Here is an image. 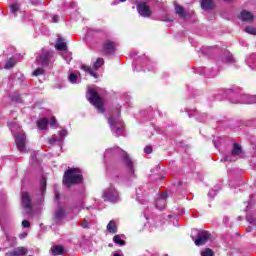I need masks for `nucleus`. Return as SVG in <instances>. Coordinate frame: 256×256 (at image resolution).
I'll return each instance as SVG.
<instances>
[{"label":"nucleus","instance_id":"26","mask_svg":"<svg viewBox=\"0 0 256 256\" xmlns=\"http://www.w3.org/2000/svg\"><path fill=\"white\" fill-rule=\"evenodd\" d=\"M55 217H56L57 221H61V219H63V217H65V210L63 208H58L55 213Z\"/></svg>","mask_w":256,"mask_h":256},{"label":"nucleus","instance_id":"7","mask_svg":"<svg viewBox=\"0 0 256 256\" xmlns=\"http://www.w3.org/2000/svg\"><path fill=\"white\" fill-rule=\"evenodd\" d=\"M237 156L238 157H245V154H243V150L241 149V146H239V144L235 143L233 145L231 155L225 156L224 161H229L231 163L233 161H236Z\"/></svg>","mask_w":256,"mask_h":256},{"label":"nucleus","instance_id":"1","mask_svg":"<svg viewBox=\"0 0 256 256\" xmlns=\"http://www.w3.org/2000/svg\"><path fill=\"white\" fill-rule=\"evenodd\" d=\"M83 183V173L79 168H68L63 175V184L71 188L73 185Z\"/></svg>","mask_w":256,"mask_h":256},{"label":"nucleus","instance_id":"41","mask_svg":"<svg viewBox=\"0 0 256 256\" xmlns=\"http://www.w3.org/2000/svg\"><path fill=\"white\" fill-rule=\"evenodd\" d=\"M22 226L27 229V228L31 227V222H29L28 220H23Z\"/></svg>","mask_w":256,"mask_h":256},{"label":"nucleus","instance_id":"16","mask_svg":"<svg viewBox=\"0 0 256 256\" xmlns=\"http://www.w3.org/2000/svg\"><path fill=\"white\" fill-rule=\"evenodd\" d=\"M201 7L204 11H211V9L215 7V2H213V0H202Z\"/></svg>","mask_w":256,"mask_h":256},{"label":"nucleus","instance_id":"30","mask_svg":"<svg viewBox=\"0 0 256 256\" xmlns=\"http://www.w3.org/2000/svg\"><path fill=\"white\" fill-rule=\"evenodd\" d=\"M68 79L70 83H77L79 76H77L75 73H71Z\"/></svg>","mask_w":256,"mask_h":256},{"label":"nucleus","instance_id":"31","mask_svg":"<svg viewBox=\"0 0 256 256\" xmlns=\"http://www.w3.org/2000/svg\"><path fill=\"white\" fill-rule=\"evenodd\" d=\"M245 32L249 33V35H256V28L248 26L245 28Z\"/></svg>","mask_w":256,"mask_h":256},{"label":"nucleus","instance_id":"14","mask_svg":"<svg viewBox=\"0 0 256 256\" xmlns=\"http://www.w3.org/2000/svg\"><path fill=\"white\" fill-rule=\"evenodd\" d=\"M65 137H67V131L66 130H62L59 131L58 134H54L52 136V139H50V143H61V141H63V139H65Z\"/></svg>","mask_w":256,"mask_h":256},{"label":"nucleus","instance_id":"47","mask_svg":"<svg viewBox=\"0 0 256 256\" xmlns=\"http://www.w3.org/2000/svg\"><path fill=\"white\" fill-rule=\"evenodd\" d=\"M224 1L229 2V1H233V0H224Z\"/></svg>","mask_w":256,"mask_h":256},{"label":"nucleus","instance_id":"24","mask_svg":"<svg viewBox=\"0 0 256 256\" xmlns=\"http://www.w3.org/2000/svg\"><path fill=\"white\" fill-rule=\"evenodd\" d=\"M123 237H125V235H115L113 237V241L116 243V245L123 247V245H125V240H123Z\"/></svg>","mask_w":256,"mask_h":256},{"label":"nucleus","instance_id":"3","mask_svg":"<svg viewBox=\"0 0 256 256\" xmlns=\"http://www.w3.org/2000/svg\"><path fill=\"white\" fill-rule=\"evenodd\" d=\"M86 97L88 101L96 107L99 113H105V108L103 107V99L99 96L96 88H88Z\"/></svg>","mask_w":256,"mask_h":256},{"label":"nucleus","instance_id":"25","mask_svg":"<svg viewBox=\"0 0 256 256\" xmlns=\"http://www.w3.org/2000/svg\"><path fill=\"white\" fill-rule=\"evenodd\" d=\"M63 246H53L52 247V255L57 256V255H63Z\"/></svg>","mask_w":256,"mask_h":256},{"label":"nucleus","instance_id":"11","mask_svg":"<svg viewBox=\"0 0 256 256\" xmlns=\"http://www.w3.org/2000/svg\"><path fill=\"white\" fill-rule=\"evenodd\" d=\"M137 11L141 17H151V8L145 2L137 4Z\"/></svg>","mask_w":256,"mask_h":256},{"label":"nucleus","instance_id":"9","mask_svg":"<svg viewBox=\"0 0 256 256\" xmlns=\"http://www.w3.org/2000/svg\"><path fill=\"white\" fill-rule=\"evenodd\" d=\"M51 57H53L52 51L42 50V53L36 61L38 65H42V67H48V65L51 63Z\"/></svg>","mask_w":256,"mask_h":256},{"label":"nucleus","instance_id":"13","mask_svg":"<svg viewBox=\"0 0 256 256\" xmlns=\"http://www.w3.org/2000/svg\"><path fill=\"white\" fill-rule=\"evenodd\" d=\"M29 253V250L25 247H18L13 251L7 252L6 256H25Z\"/></svg>","mask_w":256,"mask_h":256},{"label":"nucleus","instance_id":"45","mask_svg":"<svg viewBox=\"0 0 256 256\" xmlns=\"http://www.w3.org/2000/svg\"><path fill=\"white\" fill-rule=\"evenodd\" d=\"M112 5H117V1L112 2Z\"/></svg>","mask_w":256,"mask_h":256},{"label":"nucleus","instance_id":"18","mask_svg":"<svg viewBox=\"0 0 256 256\" xmlns=\"http://www.w3.org/2000/svg\"><path fill=\"white\" fill-rule=\"evenodd\" d=\"M55 48L58 51H67V43L63 42V38L58 37Z\"/></svg>","mask_w":256,"mask_h":256},{"label":"nucleus","instance_id":"15","mask_svg":"<svg viewBox=\"0 0 256 256\" xmlns=\"http://www.w3.org/2000/svg\"><path fill=\"white\" fill-rule=\"evenodd\" d=\"M243 99L239 101H235L234 103H246L248 105H252L253 103H256V95L254 96H248V95H243Z\"/></svg>","mask_w":256,"mask_h":256},{"label":"nucleus","instance_id":"37","mask_svg":"<svg viewBox=\"0 0 256 256\" xmlns=\"http://www.w3.org/2000/svg\"><path fill=\"white\" fill-rule=\"evenodd\" d=\"M161 21H164L166 23H171L173 21V18H170L169 15H165L162 17Z\"/></svg>","mask_w":256,"mask_h":256},{"label":"nucleus","instance_id":"22","mask_svg":"<svg viewBox=\"0 0 256 256\" xmlns=\"http://www.w3.org/2000/svg\"><path fill=\"white\" fill-rule=\"evenodd\" d=\"M242 21H253V14L247 10H243L240 14Z\"/></svg>","mask_w":256,"mask_h":256},{"label":"nucleus","instance_id":"27","mask_svg":"<svg viewBox=\"0 0 256 256\" xmlns=\"http://www.w3.org/2000/svg\"><path fill=\"white\" fill-rule=\"evenodd\" d=\"M105 65V60L103 58H98L96 62L94 63V69L97 71L98 69H101Z\"/></svg>","mask_w":256,"mask_h":256},{"label":"nucleus","instance_id":"29","mask_svg":"<svg viewBox=\"0 0 256 256\" xmlns=\"http://www.w3.org/2000/svg\"><path fill=\"white\" fill-rule=\"evenodd\" d=\"M15 63L14 58H10L5 64V69H13V67H15Z\"/></svg>","mask_w":256,"mask_h":256},{"label":"nucleus","instance_id":"21","mask_svg":"<svg viewBox=\"0 0 256 256\" xmlns=\"http://www.w3.org/2000/svg\"><path fill=\"white\" fill-rule=\"evenodd\" d=\"M106 229L109 233L115 234L117 233V222L115 220H111L107 226Z\"/></svg>","mask_w":256,"mask_h":256},{"label":"nucleus","instance_id":"17","mask_svg":"<svg viewBox=\"0 0 256 256\" xmlns=\"http://www.w3.org/2000/svg\"><path fill=\"white\" fill-rule=\"evenodd\" d=\"M167 194H161L160 198L156 200L157 209H165Z\"/></svg>","mask_w":256,"mask_h":256},{"label":"nucleus","instance_id":"35","mask_svg":"<svg viewBox=\"0 0 256 256\" xmlns=\"http://www.w3.org/2000/svg\"><path fill=\"white\" fill-rule=\"evenodd\" d=\"M224 63H233V56L231 54H228L223 58Z\"/></svg>","mask_w":256,"mask_h":256},{"label":"nucleus","instance_id":"33","mask_svg":"<svg viewBox=\"0 0 256 256\" xmlns=\"http://www.w3.org/2000/svg\"><path fill=\"white\" fill-rule=\"evenodd\" d=\"M45 73V70L43 68H37L34 72L33 75L35 77H39V75H43Z\"/></svg>","mask_w":256,"mask_h":256},{"label":"nucleus","instance_id":"6","mask_svg":"<svg viewBox=\"0 0 256 256\" xmlns=\"http://www.w3.org/2000/svg\"><path fill=\"white\" fill-rule=\"evenodd\" d=\"M197 232L196 238L192 236V239L194 240V243L197 247H201V245H205L207 241H209V237H211V234H209L208 231L205 230H195Z\"/></svg>","mask_w":256,"mask_h":256},{"label":"nucleus","instance_id":"43","mask_svg":"<svg viewBox=\"0 0 256 256\" xmlns=\"http://www.w3.org/2000/svg\"><path fill=\"white\" fill-rule=\"evenodd\" d=\"M20 239H25V237H27V233H23L19 235Z\"/></svg>","mask_w":256,"mask_h":256},{"label":"nucleus","instance_id":"48","mask_svg":"<svg viewBox=\"0 0 256 256\" xmlns=\"http://www.w3.org/2000/svg\"><path fill=\"white\" fill-rule=\"evenodd\" d=\"M68 61H71V58H68Z\"/></svg>","mask_w":256,"mask_h":256},{"label":"nucleus","instance_id":"32","mask_svg":"<svg viewBox=\"0 0 256 256\" xmlns=\"http://www.w3.org/2000/svg\"><path fill=\"white\" fill-rule=\"evenodd\" d=\"M46 187H47V179L42 178L41 181H40V189H41V191L44 192Z\"/></svg>","mask_w":256,"mask_h":256},{"label":"nucleus","instance_id":"36","mask_svg":"<svg viewBox=\"0 0 256 256\" xmlns=\"http://www.w3.org/2000/svg\"><path fill=\"white\" fill-rule=\"evenodd\" d=\"M81 227L83 229H89V221H87V219H84L81 223H80Z\"/></svg>","mask_w":256,"mask_h":256},{"label":"nucleus","instance_id":"23","mask_svg":"<svg viewBox=\"0 0 256 256\" xmlns=\"http://www.w3.org/2000/svg\"><path fill=\"white\" fill-rule=\"evenodd\" d=\"M175 12L177 13V15H179V17H182V19H185L186 17L185 9L182 6L175 4Z\"/></svg>","mask_w":256,"mask_h":256},{"label":"nucleus","instance_id":"34","mask_svg":"<svg viewBox=\"0 0 256 256\" xmlns=\"http://www.w3.org/2000/svg\"><path fill=\"white\" fill-rule=\"evenodd\" d=\"M201 256H213V250L207 248L201 252Z\"/></svg>","mask_w":256,"mask_h":256},{"label":"nucleus","instance_id":"39","mask_svg":"<svg viewBox=\"0 0 256 256\" xmlns=\"http://www.w3.org/2000/svg\"><path fill=\"white\" fill-rule=\"evenodd\" d=\"M215 195H217V191H215V190H210L208 192V197H210L211 199H214Z\"/></svg>","mask_w":256,"mask_h":256},{"label":"nucleus","instance_id":"20","mask_svg":"<svg viewBox=\"0 0 256 256\" xmlns=\"http://www.w3.org/2000/svg\"><path fill=\"white\" fill-rule=\"evenodd\" d=\"M81 69L83 71H85V73H89V75H91V77H94V79H97L99 77V75L93 71L91 66H87L85 64H82Z\"/></svg>","mask_w":256,"mask_h":256},{"label":"nucleus","instance_id":"19","mask_svg":"<svg viewBox=\"0 0 256 256\" xmlns=\"http://www.w3.org/2000/svg\"><path fill=\"white\" fill-rule=\"evenodd\" d=\"M49 125V119L42 118L37 121V127L38 129H41L42 131H45Z\"/></svg>","mask_w":256,"mask_h":256},{"label":"nucleus","instance_id":"8","mask_svg":"<svg viewBox=\"0 0 256 256\" xmlns=\"http://www.w3.org/2000/svg\"><path fill=\"white\" fill-rule=\"evenodd\" d=\"M104 201L115 202L119 199V192L113 187L106 189L102 195Z\"/></svg>","mask_w":256,"mask_h":256},{"label":"nucleus","instance_id":"5","mask_svg":"<svg viewBox=\"0 0 256 256\" xmlns=\"http://www.w3.org/2000/svg\"><path fill=\"white\" fill-rule=\"evenodd\" d=\"M120 115H121V111H119V109H117V117L110 116L108 118V123L112 129V132L114 133V135L116 137L123 135L124 127H123V122L121 120H119Z\"/></svg>","mask_w":256,"mask_h":256},{"label":"nucleus","instance_id":"46","mask_svg":"<svg viewBox=\"0 0 256 256\" xmlns=\"http://www.w3.org/2000/svg\"><path fill=\"white\" fill-rule=\"evenodd\" d=\"M114 256H121V254H114Z\"/></svg>","mask_w":256,"mask_h":256},{"label":"nucleus","instance_id":"28","mask_svg":"<svg viewBox=\"0 0 256 256\" xmlns=\"http://www.w3.org/2000/svg\"><path fill=\"white\" fill-rule=\"evenodd\" d=\"M19 9H20L19 4H12L10 6V11L14 15V17H17V11H19Z\"/></svg>","mask_w":256,"mask_h":256},{"label":"nucleus","instance_id":"4","mask_svg":"<svg viewBox=\"0 0 256 256\" xmlns=\"http://www.w3.org/2000/svg\"><path fill=\"white\" fill-rule=\"evenodd\" d=\"M109 153H119L130 175H133V173H135V170L133 169V161L131 160V158H129V155L127 154V152H125V150H121L119 147L109 148L106 150L104 157H109Z\"/></svg>","mask_w":256,"mask_h":256},{"label":"nucleus","instance_id":"42","mask_svg":"<svg viewBox=\"0 0 256 256\" xmlns=\"http://www.w3.org/2000/svg\"><path fill=\"white\" fill-rule=\"evenodd\" d=\"M52 23H59V15L52 16Z\"/></svg>","mask_w":256,"mask_h":256},{"label":"nucleus","instance_id":"12","mask_svg":"<svg viewBox=\"0 0 256 256\" xmlns=\"http://www.w3.org/2000/svg\"><path fill=\"white\" fill-rule=\"evenodd\" d=\"M115 47H116L115 42H113L111 40H107L102 45V51H103V53H105V55H111V53H115Z\"/></svg>","mask_w":256,"mask_h":256},{"label":"nucleus","instance_id":"10","mask_svg":"<svg viewBox=\"0 0 256 256\" xmlns=\"http://www.w3.org/2000/svg\"><path fill=\"white\" fill-rule=\"evenodd\" d=\"M21 203L23 209L27 211V213H30L33 209V206L31 205V196H29V193L22 192L21 194Z\"/></svg>","mask_w":256,"mask_h":256},{"label":"nucleus","instance_id":"38","mask_svg":"<svg viewBox=\"0 0 256 256\" xmlns=\"http://www.w3.org/2000/svg\"><path fill=\"white\" fill-rule=\"evenodd\" d=\"M144 152H145L147 155L153 153V147H151V146H146V147L144 148Z\"/></svg>","mask_w":256,"mask_h":256},{"label":"nucleus","instance_id":"2","mask_svg":"<svg viewBox=\"0 0 256 256\" xmlns=\"http://www.w3.org/2000/svg\"><path fill=\"white\" fill-rule=\"evenodd\" d=\"M8 125L11 133H13L14 137H16V145L18 150L23 153V151H25V143H27V137L23 133L17 134L19 131H21V127H19V124L16 122H9Z\"/></svg>","mask_w":256,"mask_h":256},{"label":"nucleus","instance_id":"44","mask_svg":"<svg viewBox=\"0 0 256 256\" xmlns=\"http://www.w3.org/2000/svg\"><path fill=\"white\" fill-rule=\"evenodd\" d=\"M120 1V3H125V1H127V0H119Z\"/></svg>","mask_w":256,"mask_h":256},{"label":"nucleus","instance_id":"40","mask_svg":"<svg viewBox=\"0 0 256 256\" xmlns=\"http://www.w3.org/2000/svg\"><path fill=\"white\" fill-rule=\"evenodd\" d=\"M50 127H57V120L55 119V117L51 118Z\"/></svg>","mask_w":256,"mask_h":256}]
</instances>
